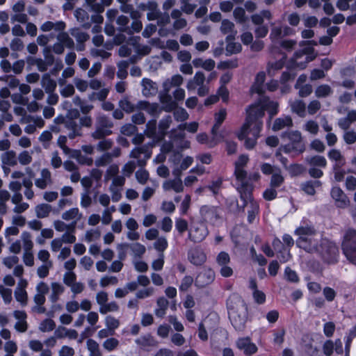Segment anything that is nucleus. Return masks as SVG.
Listing matches in <instances>:
<instances>
[{
  "mask_svg": "<svg viewBox=\"0 0 356 356\" xmlns=\"http://www.w3.org/2000/svg\"><path fill=\"white\" fill-rule=\"evenodd\" d=\"M307 171V168L302 164L290 163L287 167V172L292 177L304 175Z\"/></svg>",
  "mask_w": 356,
  "mask_h": 356,
  "instance_id": "obj_37",
  "label": "nucleus"
},
{
  "mask_svg": "<svg viewBox=\"0 0 356 356\" xmlns=\"http://www.w3.org/2000/svg\"><path fill=\"white\" fill-rule=\"evenodd\" d=\"M197 140L202 144H207L209 147H213L216 145L218 142L220 141L222 138L221 135H218L217 137H213L212 135V138L211 140L209 139L208 136L204 133H201L197 135Z\"/></svg>",
  "mask_w": 356,
  "mask_h": 356,
  "instance_id": "obj_38",
  "label": "nucleus"
},
{
  "mask_svg": "<svg viewBox=\"0 0 356 356\" xmlns=\"http://www.w3.org/2000/svg\"><path fill=\"white\" fill-rule=\"evenodd\" d=\"M110 129H105L97 124L95 131L92 133V137L95 139H102L111 134Z\"/></svg>",
  "mask_w": 356,
  "mask_h": 356,
  "instance_id": "obj_55",
  "label": "nucleus"
},
{
  "mask_svg": "<svg viewBox=\"0 0 356 356\" xmlns=\"http://www.w3.org/2000/svg\"><path fill=\"white\" fill-rule=\"evenodd\" d=\"M116 23L118 25V31L122 33H127L129 31V18L125 15H120L118 17Z\"/></svg>",
  "mask_w": 356,
  "mask_h": 356,
  "instance_id": "obj_44",
  "label": "nucleus"
},
{
  "mask_svg": "<svg viewBox=\"0 0 356 356\" xmlns=\"http://www.w3.org/2000/svg\"><path fill=\"white\" fill-rule=\"evenodd\" d=\"M303 129L312 135H316L319 130L318 124L314 120H308L303 126Z\"/></svg>",
  "mask_w": 356,
  "mask_h": 356,
  "instance_id": "obj_60",
  "label": "nucleus"
},
{
  "mask_svg": "<svg viewBox=\"0 0 356 356\" xmlns=\"http://www.w3.org/2000/svg\"><path fill=\"white\" fill-rule=\"evenodd\" d=\"M15 297L17 301L19 302L22 306L27 304V293L25 289L17 286L15 291Z\"/></svg>",
  "mask_w": 356,
  "mask_h": 356,
  "instance_id": "obj_50",
  "label": "nucleus"
},
{
  "mask_svg": "<svg viewBox=\"0 0 356 356\" xmlns=\"http://www.w3.org/2000/svg\"><path fill=\"white\" fill-rule=\"evenodd\" d=\"M296 243L298 248L309 253L315 252L318 247L317 241L311 237L299 236Z\"/></svg>",
  "mask_w": 356,
  "mask_h": 356,
  "instance_id": "obj_19",
  "label": "nucleus"
},
{
  "mask_svg": "<svg viewBox=\"0 0 356 356\" xmlns=\"http://www.w3.org/2000/svg\"><path fill=\"white\" fill-rule=\"evenodd\" d=\"M120 108L127 113H131L137 109L136 105L132 104L127 97H124L119 102Z\"/></svg>",
  "mask_w": 356,
  "mask_h": 356,
  "instance_id": "obj_48",
  "label": "nucleus"
},
{
  "mask_svg": "<svg viewBox=\"0 0 356 356\" xmlns=\"http://www.w3.org/2000/svg\"><path fill=\"white\" fill-rule=\"evenodd\" d=\"M177 129L170 131L171 141L164 142L161 147L162 154L174 153V156H179L180 150L189 147V142L184 139L183 134L177 136Z\"/></svg>",
  "mask_w": 356,
  "mask_h": 356,
  "instance_id": "obj_6",
  "label": "nucleus"
},
{
  "mask_svg": "<svg viewBox=\"0 0 356 356\" xmlns=\"http://www.w3.org/2000/svg\"><path fill=\"white\" fill-rule=\"evenodd\" d=\"M313 51L314 49L310 47L296 51L291 59L293 65L304 69L307 64L313 60L314 57L309 56Z\"/></svg>",
  "mask_w": 356,
  "mask_h": 356,
  "instance_id": "obj_10",
  "label": "nucleus"
},
{
  "mask_svg": "<svg viewBox=\"0 0 356 356\" xmlns=\"http://www.w3.org/2000/svg\"><path fill=\"white\" fill-rule=\"evenodd\" d=\"M291 111L298 116L303 118L306 115V106L303 101L296 99L290 104Z\"/></svg>",
  "mask_w": 356,
  "mask_h": 356,
  "instance_id": "obj_40",
  "label": "nucleus"
},
{
  "mask_svg": "<svg viewBox=\"0 0 356 356\" xmlns=\"http://www.w3.org/2000/svg\"><path fill=\"white\" fill-rule=\"evenodd\" d=\"M164 191L173 190L176 193H180L184 190V186L181 178L165 181L163 184Z\"/></svg>",
  "mask_w": 356,
  "mask_h": 356,
  "instance_id": "obj_32",
  "label": "nucleus"
},
{
  "mask_svg": "<svg viewBox=\"0 0 356 356\" xmlns=\"http://www.w3.org/2000/svg\"><path fill=\"white\" fill-rule=\"evenodd\" d=\"M323 261L328 265H334L338 263L339 250L337 244L327 239H322L316 251Z\"/></svg>",
  "mask_w": 356,
  "mask_h": 356,
  "instance_id": "obj_4",
  "label": "nucleus"
},
{
  "mask_svg": "<svg viewBox=\"0 0 356 356\" xmlns=\"http://www.w3.org/2000/svg\"><path fill=\"white\" fill-rule=\"evenodd\" d=\"M70 33L76 39V42L81 44L77 47V50H83L84 47L83 44L89 39V35L86 33L81 31L78 28L71 29Z\"/></svg>",
  "mask_w": 356,
  "mask_h": 356,
  "instance_id": "obj_29",
  "label": "nucleus"
},
{
  "mask_svg": "<svg viewBox=\"0 0 356 356\" xmlns=\"http://www.w3.org/2000/svg\"><path fill=\"white\" fill-rule=\"evenodd\" d=\"M222 180L221 178H218L215 181H212L210 184L202 187V190H209L216 195L218 193L219 190L221 188Z\"/></svg>",
  "mask_w": 356,
  "mask_h": 356,
  "instance_id": "obj_52",
  "label": "nucleus"
},
{
  "mask_svg": "<svg viewBox=\"0 0 356 356\" xmlns=\"http://www.w3.org/2000/svg\"><path fill=\"white\" fill-rule=\"evenodd\" d=\"M124 33L120 32L118 34L115 35L113 38V42H106L104 44V47L107 50H110L113 48V44L120 45L122 43H123L126 40V36L124 35Z\"/></svg>",
  "mask_w": 356,
  "mask_h": 356,
  "instance_id": "obj_49",
  "label": "nucleus"
},
{
  "mask_svg": "<svg viewBox=\"0 0 356 356\" xmlns=\"http://www.w3.org/2000/svg\"><path fill=\"white\" fill-rule=\"evenodd\" d=\"M136 343L142 347L155 346L156 345V341L150 334L140 337L136 340Z\"/></svg>",
  "mask_w": 356,
  "mask_h": 356,
  "instance_id": "obj_47",
  "label": "nucleus"
},
{
  "mask_svg": "<svg viewBox=\"0 0 356 356\" xmlns=\"http://www.w3.org/2000/svg\"><path fill=\"white\" fill-rule=\"evenodd\" d=\"M316 231L313 227H300L295 230V234L300 236L310 237L315 234Z\"/></svg>",
  "mask_w": 356,
  "mask_h": 356,
  "instance_id": "obj_56",
  "label": "nucleus"
},
{
  "mask_svg": "<svg viewBox=\"0 0 356 356\" xmlns=\"http://www.w3.org/2000/svg\"><path fill=\"white\" fill-rule=\"evenodd\" d=\"M198 123L196 122H192L190 123H184L179 124L177 128L176 129L177 131H180V133L177 134V136H180L181 134H183L184 136V131L186 129L190 133H195L197 131L198 129Z\"/></svg>",
  "mask_w": 356,
  "mask_h": 356,
  "instance_id": "obj_45",
  "label": "nucleus"
},
{
  "mask_svg": "<svg viewBox=\"0 0 356 356\" xmlns=\"http://www.w3.org/2000/svg\"><path fill=\"white\" fill-rule=\"evenodd\" d=\"M52 207L48 204H40L35 207L36 216L38 218H44L49 216Z\"/></svg>",
  "mask_w": 356,
  "mask_h": 356,
  "instance_id": "obj_43",
  "label": "nucleus"
},
{
  "mask_svg": "<svg viewBox=\"0 0 356 356\" xmlns=\"http://www.w3.org/2000/svg\"><path fill=\"white\" fill-rule=\"evenodd\" d=\"M283 36L282 34V26H275L271 29L270 33L269 35V38L273 44L271 47L270 51L271 53L275 52V43L280 40Z\"/></svg>",
  "mask_w": 356,
  "mask_h": 356,
  "instance_id": "obj_42",
  "label": "nucleus"
},
{
  "mask_svg": "<svg viewBox=\"0 0 356 356\" xmlns=\"http://www.w3.org/2000/svg\"><path fill=\"white\" fill-rule=\"evenodd\" d=\"M263 127L262 121L252 120L245 129L242 137H239L243 132L244 124L242 126L241 130L238 132V138L241 140H245V146L247 149H252L257 138L259 137L260 132Z\"/></svg>",
  "mask_w": 356,
  "mask_h": 356,
  "instance_id": "obj_5",
  "label": "nucleus"
},
{
  "mask_svg": "<svg viewBox=\"0 0 356 356\" xmlns=\"http://www.w3.org/2000/svg\"><path fill=\"white\" fill-rule=\"evenodd\" d=\"M136 107L137 109L144 110L151 115H156L159 111V106L157 103H149L143 100L138 101Z\"/></svg>",
  "mask_w": 356,
  "mask_h": 356,
  "instance_id": "obj_27",
  "label": "nucleus"
},
{
  "mask_svg": "<svg viewBox=\"0 0 356 356\" xmlns=\"http://www.w3.org/2000/svg\"><path fill=\"white\" fill-rule=\"evenodd\" d=\"M145 137L142 134H136L132 138V143L136 145V147L131 151L129 156H151L152 149L155 146L154 142L151 141L145 144H143Z\"/></svg>",
  "mask_w": 356,
  "mask_h": 356,
  "instance_id": "obj_8",
  "label": "nucleus"
},
{
  "mask_svg": "<svg viewBox=\"0 0 356 356\" xmlns=\"http://www.w3.org/2000/svg\"><path fill=\"white\" fill-rule=\"evenodd\" d=\"M181 11L178 9H174L171 13V17L175 19L173 28L175 30L184 29L187 25V22L181 17Z\"/></svg>",
  "mask_w": 356,
  "mask_h": 356,
  "instance_id": "obj_34",
  "label": "nucleus"
},
{
  "mask_svg": "<svg viewBox=\"0 0 356 356\" xmlns=\"http://www.w3.org/2000/svg\"><path fill=\"white\" fill-rule=\"evenodd\" d=\"M227 44L226 46L227 55H231L239 53L242 47L238 42H234L233 40H227Z\"/></svg>",
  "mask_w": 356,
  "mask_h": 356,
  "instance_id": "obj_53",
  "label": "nucleus"
},
{
  "mask_svg": "<svg viewBox=\"0 0 356 356\" xmlns=\"http://www.w3.org/2000/svg\"><path fill=\"white\" fill-rule=\"evenodd\" d=\"M322 182L319 180H308L300 184L301 190L308 195H314L316 188L321 187Z\"/></svg>",
  "mask_w": 356,
  "mask_h": 356,
  "instance_id": "obj_26",
  "label": "nucleus"
},
{
  "mask_svg": "<svg viewBox=\"0 0 356 356\" xmlns=\"http://www.w3.org/2000/svg\"><path fill=\"white\" fill-rule=\"evenodd\" d=\"M173 111L174 118L177 122H184L189 117L188 112L184 108H176Z\"/></svg>",
  "mask_w": 356,
  "mask_h": 356,
  "instance_id": "obj_62",
  "label": "nucleus"
},
{
  "mask_svg": "<svg viewBox=\"0 0 356 356\" xmlns=\"http://www.w3.org/2000/svg\"><path fill=\"white\" fill-rule=\"evenodd\" d=\"M293 126L292 118L289 115L282 116L277 118L273 125V130L275 131H280L286 127Z\"/></svg>",
  "mask_w": 356,
  "mask_h": 356,
  "instance_id": "obj_31",
  "label": "nucleus"
},
{
  "mask_svg": "<svg viewBox=\"0 0 356 356\" xmlns=\"http://www.w3.org/2000/svg\"><path fill=\"white\" fill-rule=\"evenodd\" d=\"M129 248L132 250L135 257H141L145 254L146 250L145 245L139 243L129 244Z\"/></svg>",
  "mask_w": 356,
  "mask_h": 356,
  "instance_id": "obj_63",
  "label": "nucleus"
},
{
  "mask_svg": "<svg viewBox=\"0 0 356 356\" xmlns=\"http://www.w3.org/2000/svg\"><path fill=\"white\" fill-rule=\"evenodd\" d=\"M129 63L127 60H122L118 63V70L117 72V76L120 79H124L127 76V68Z\"/></svg>",
  "mask_w": 356,
  "mask_h": 356,
  "instance_id": "obj_57",
  "label": "nucleus"
},
{
  "mask_svg": "<svg viewBox=\"0 0 356 356\" xmlns=\"http://www.w3.org/2000/svg\"><path fill=\"white\" fill-rule=\"evenodd\" d=\"M184 79L180 74L173 75L171 78L167 79L163 83V88L166 90H170L172 88L179 86L183 83Z\"/></svg>",
  "mask_w": 356,
  "mask_h": 356,
  "instance_id": "obj_33",
  "label": "nucleus"
},
{
  "mask_svg": "<svg viewBox=\"0 0 356 356\" xmlns=\"http://www.w3.org/2000/svg\"><path fill=\"white\" fill-rule=\"evenodd\" d=\"M142 93L145 97L154 96L158 92V87L156 83L151 79L144 78L142 79Z\"/></svg>",
  "mask_w": 356,
  "mask_h": 356,
  "instance_id": "obj_21",
  "label": "nucleus"
},
{
  "mask_svg": "<svg viewBox=\"0 0 356 356\" xmlns=\"http://www.w3.org/2000/svg\"><path fill=\"white\" fill-rule=\"evenodd\" d=\"M41 83L47 93L54 92L56 88V82L50 77L49 74H44L42 76Z\"/></svg>",
  "mask_w": 356,
  "mask_h": 356,
  "instance_id": "obj_39",
  "label": "nucleus"
},
{
  "mask_svg": "<svg viewBox=\"0 0 356 356\" xmlns=\"http://www.w3.org/2000/svg\"><path fill=\"white\" fill-rule=\"evenodd\" d=\"M341 249L346 259L356 265V230L348 229L343 238Z\"/></svg>",
  "mask_w": 356,
  "mask_h": 356,
  "instance_id": "obj_7",
  "label": "nucleus"
},
{
  "mask_svg": "<svg viewBox=\"0 0 356 356\" xmlns=\"http://www.w3.org/2000/svg\"><path fill=\"white\" fill-rule=\"evenodd\" d=\"M220 31L223 34H228L226 40H234L237 33L234 23L229 19H223L222 21Z\"/></svg>",
  "mask_w": 356,
  "mask_h": 356,
  "instance_id": "obj_23",
  "label": "nucleus"
},
{
  "mask_svg": "<svg viewBox=\"0 0 356 356\" xmlns=\"http://www.w3.org/2000/svg\"><path fill=\"white\" fill-rule=\"evenodd\" d=\"M188 259L193 265L200 266L205 262L207 257L200 247H195L188 250Z\"/></svg>",
  "mask_w": 356,
  "mask_h": 356,
  "instance_id": "obj_18",
  "label": "nucleus"
},
{
  "mask_svg": "<svg viewBox=\"0 0 356 356\" xmlns=\"http://www.w3.org/2000/svg\"><path fill=\"white\" fill-rule=\"evenodd\" d=\"M237 191L240 193L241 200L243 202L242 209L244 210L248 202L251 204V201H254L252 195V186L250 183L240 184Z\"/></svg>",
  "mask_w": 356,
  "mask_h": 356,
  "instance_id": "obj_17",
  "label": "nucleus"
},
{
  "mask_svg": "<svg viewBox=\"0 0 356 356\" xmlns=\"http://www.w3.org/2000/svg\"><path fill=\"white\" fill-rule=\"evenodd\" d=\"M279 104L277 102L271 101L267 97L260 98L256 103L252 104L246 110L247 117L243 132L239 137H242L247 126L252 121H262L261 119L264 115L265 111H267L270 119L275 115L279 111Z\"/></svg>",
  "mask_w": 356,
  "mask_h": 356,
  "instance_id": "obj_1",
  "label": "nucleus"
},
{
  "mask_svg": "<svg viewBox=\"0 0 356 356\" xmlns=\"http://www.w3.org/2000/svg\"><path fill=\"white\" fill-rule=\"evenodd\" d=\"M215 279V273L211 268H204L197 275L195 285L198 288H204L211 284Z\"/></svg>",
  "mask_w": 356,
  "mask_h": 356,
  "instance_id": "obj_12",
  "label": "nucleus"
},
{
  "mask_svg": "<svg viewBox=\"0 0 356 356\" xmlns=\"http://www.w3.org/2000/svg\"><path fill=\"white\" fill-rule=\"evenodd\" d=\"M172 122V120L170 115H166L159 121L158 125V139L159 141L164 139Z\"/></svg>",
  "mask_w": 356,
  "mask_h": 356,
  "instance_id": "obj_24",
  "label": "nucleus"
},
{
  "mask_svg": "<svg viewBox=\"0 0 356 356\" xmlns=\"http://www.w3.org/2000/svg\"><path fill=\"white\" fill-rule=\"evenodd\" d=\"M26 60L31 65H35L40 72H45L49 67L46 62L42 58L28 57Z\"/></svg>",
  "mask_w": 356,
  "mask_h": 356,
  "instance_id": "obj_51",
  "label": "nucleus"
},
{
  "mask_svg": "<svg viewBox=\"0 0 356 356\" xmlns=\"http://www.w3.org/2000/svg\"><path fill=\"white\" fill-rule=\"evenodd\" d=\"M156 120H149L146 124V129L145 130V135L149 138H152V140L154 142V145H156V143L159 142V140L158 139V131L156 130Z\"/></svg>",
  "mask_w": 356,
  "mask_h": 356,
  "instance_id": "obj_28",
  "label": "nucleus"
},
{
  "mask_svg": "<svg viewBox=\"0 0 356 356\" xmlns=\"http://www.w3.org/2000/svg\"><path fill=\"white\" fill-rule=\"evenodd\" d=\"M266 74L264 72H259L255 78V81L252 86V92L261 95L264 92V83Z\"/></svg>",
  "mask_w": 356,
  "mask_h": 356,
  "instance_id": "obj_35",
  "label": "nucleus"
},
{
  "mask_svg": "<svg viewBox=\"0 0 356 356\" xmlns=\"http://www.w3.org/2000/svg\"><path fill=\"white\" fill-rule=\"evenodd\" d=\"M204 81L205 76L204 73L202 72H197L193 78L188 82L186 88L188 90H193L196 87L204 84Z\"/></svg>",
  "mask_w": 356,
  "mask_h": 356,
  "instance_id": "obj_36",
  "label": "nucleus"
},
{
  "mask_svg": "<svg viewBox=\"0 0 356 356\" xmlns=\"http://www.w3.org/2000/svg\"><path fill=\"white\" fill-rule=\"evenodd\" d=\"M88 349L90 351V356H102L99 344L93 339L87 341Z\"/></svg>",
  "mask_w": 356,
  "mask_h": 356,
  "instance_id": "obj_59",
  "label": "nucleus"
},
{
  "mask_svg": "<svg viewBox=\"0 0 356 356\" xmlns=\"http://www.w3.org/2000/svg\"><path fill=\"white\" fill-rule=\"evenodd\" d=\"M332 92L333 90L329 85L322 84L316 88L315 95L318 98H323L330 95Z\"/></svg>",
  "mask_w": 356,
  "mask_h": 356,
  "instance_id": "obj_46",
  "label": "nucleus"
},
{
  "mask_svg": "<svg viewBox=\"0 0 356 356\" xmlns=\"http://www.w3.org/2000/svg\"><path fill=\"white\" fill-rule=\"evenodd\" d=\"M170 90L163 88L159 95V101L163 105V108L166 112H171L177 107V103L174 101L169 94Z\"/></svg>",
  "mask_w": 356,
  "mask_h": 356,
  "instance_id": "obj_16",
  "label": "nucleus"
},
{
  "mask_svg": "<svg viewBox=\"0 0 356 356\" xmlns=\"http://www.w3.org/2000/svg\"><path fill=\"white\" fill-rule=\"evenodd\" d=\"M226 305L228 314H229V312H236L238 311V309H241V308L247 307L241 296L237 293H232L230 295L227 300Z\"/></svg>",
  "mask_w": 356,
  "mask_h": 356,
  "instance_id": "obj_20",
  "label": "nucleus"
},
{
  "mask_svg": "<svg viewBox=\"0 0 356 356\" xmlns=\"http://www.w3.org/2000/svg\"><path fill=\"white\" fill-rule=\"evenodd\" d=\"M143 9L147 10V18L148 20H155L161 13L158 8V3L154 1H149L142 6Z\"/></svg>",
  "mask_w": 356,
  "mask_h": 356,
  "instance_id": "obj_25",
  "label": "nucleus"
},
{
  "mask_svg": "<svg viewBox=\"0 0 356 356\" xmlns=\"http://www.w3.org/2000/svg\"><path fill=\"white\" fill-rule=\"evenodd\" d=\"M235 20L240 24H243L247 20L245 10L241 7H236L233 12Z\"/></svg>",
  "mask_w": 356,
  "mask_h": 356,
  "instance_id": "obj_61",
  "label": "nucleus"
},
{
  "mask_svg": "<svg viewBox=\"0 0 356 356\" xmlns=\"http://www.w3.org/2000/svg\"><path fill=\"white\" fill-rule=\"evenodd\" d=\"M286 59V55L283 53L282 54V58L280 60L269 63L267 67L268 74L273 76L275 71L282 69L284 65Z\"/></svg>",
  "mask_w": 356,
  "mask_h": 356,
  "instance_id": "obj_41",
  "label": "nucleus"
},
{
  "mask_svg": "<svg viewBox=\"0 0 356 356\" xmlns=\"http://www.w3.org/2000/svg\"><path fill=\"white\" fill-rule=\"evenodd\" d=\"M228 314L229 321L234 329L238 332L243 331L247 321V307L241 308V309L236 312H229Z\"/></svg>",
  "mask_w": 356,
  "mask_h": 356,
  "instance_id": "obj_9",
  "label": "nucleus"
},
{
  "mask_svg": "<svg viewBox=\"0 0 356 356\" xmlns=\"http://www.w3.org/2000/svg\"><path fill=\"white\" fill-rule=\"evenodd\" d=\"M250 209L248 212V221L249 223H252L259 213V204L255 201H251Z\"/></svg>",
  "mask_w": 356,
  "mask_h": 356,
  "instance_id": "obj_58",
  "label": "nucleus"
},
{
  "mask_svg": "<svg viewBox=\"0 0 356 356\" xmlns=\"http://www.w3.org/2000/svg\"><path fill=\"white\" fill-rule=\"evenodd\" d=\"M200 214L205 221L212 223L220 218L218 207L204 205L200 208Z\"/></svg>",
  "mask_w": 356,
  "mask_h": 356,
  "instance_id": "obj_15",
  "label": "nucleus"
},
{
  "mask_svg": "<svg viewBox=\"0 0 356 356\" xmlns=\"http://www.w3.org/2000/svg\"><path fill=\"white\" fill-rule=\"evenodd\" d=\"M65 127L68 131V137L70 139H74L82 135L81 126L73 119H67Z\"/></svg>",
  "mask_w": 356,
  "mask_h": 356,
  "instance_id": "obj_22",
  "label": "nucleus"
},
{
  "mask_svg": "<svg viewBox=\"0 0 356 356\" xmlns=\"http://www.w3.org/2000/svg\"><path fill=\"white\" fill-rule=\"evenodd\" d=\"M209 231L204 223H195L188 233V238L194 243L202 242L208 235Z\"/></svg>",
  "mask_w": 356,
  "mask_h": 356,
  "instance_id": "obj_11",
  "label": "nucleus"
},
{
  "mask_svg": "<svg viewBox=\"0 0 356 356\" xmlns=\"http://www.w3.org/2000/svg\"><path fill=\"white\" fill-rule=\"evenodd\" d=\"M330 195L335 200L337 207L345 208L349 205L350 200L340 187H332L330 191Z\"/></svg>",
  "mask_w": 356,
  "mask_h": 356,
  "instance_id": "obj_14",
  "label": "nucleus"
},
{
  "mask_svg": "<svg viewBox=\"0 0 356 356\" xmlns=\"http://www.w3.org/2000/svg\"><path fill=\"white\" fill-rule=\"evenodd\" d=\"M97 124L107 129H110L113 126L111 120L104 115H99L97 118Z\"/></svg>",
  "mask_w": 356,
  "mask_h": 356,
  "instance_id": "obj_64",
  "label": "nucleus"
},
{
  "mask_svg": "<svg viewBox=\"0 0 356 356\" xmlns=\"http://www.w3.org/2000/svg\"><path fill=\"white\" fill-rule=\"evenodd\" d=\"M281 137L282 139H286L288 143L279 147V152L276 154V156H280L282 152L302 154L305 152V142L300 131L298 130L285 131L282 134Z\"/></svg>",
  "mask_w": 356,
  "mask_h": 356,
  "instance_id": "obj_2",
  "label": "nucleus"
},
{
  "mask_svg": "<svg viewBox=\"0 0 356 356\" xmlns=\"http://www.w3.org/2000/svg\"><path fill=\"white\" fill-rule=\"evenodd\" d=\"M74 16L78 22H79L83 26H86L89 19V15L86 10L81 8L76 9L74 12Z\"/></svg>",
  "mask_w": 356,
  "mask_h": 356,
  "instance_id": "obj_54",
  "label": "nucleus"
},
{
  "mask_svg": "<svg viewBox=\"0 0 356 356\" xmlns=\"http://www.w3.org/2000/svg\"><path fill=\"white\" fill-rule=\"evenodd\" d=\"M237 348L243 351L246 356H251L257 352V346L251 342L249 337L238 338L236 341Z\"/></svg>",
  "mask_w": 356,
  "mask_h": 356,
  "instance_id": "obj_13",
  "label": "nucleus"
},
{
  "mask_svg": "<svg viewBox=\"0 0 356 356\" xmlns=\"http://www.w3.org/2000/svg\"><path fill=\"white\" fill-rule=\"evenodd\" d=\"M227 115V111L226 109L222 108L215 114V124H213L212 129H211V135L213 136V137H217L218 135H220L218 134V129L221 125V124L225 120Z\"/></svg>",
  "mask_w": 356,
  "mask_h": 356,
  "instance_id": "obj_30",
  "label": "nucleus"
},
{
  "mask_svg": "<svg viewBox=\"0 0 356 356\" xmlns=\"http://www.w3.org/2000/svg\"><path fill=\"white\" fill-rule=\"evenodd\" d=\"M66 28V24L63 21L51 22L47 21L40 26V30L43 32L54 31L57 33V40L65 47L72 49L74 47L73 40L70 37L64 30Z\"/></svg>",
  "mask_w": 356,
  "mask_h": 356,
  "instance_id": "obj_3",
  "label": "nucleus"
}]
</instances>
